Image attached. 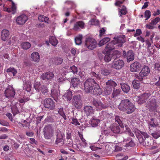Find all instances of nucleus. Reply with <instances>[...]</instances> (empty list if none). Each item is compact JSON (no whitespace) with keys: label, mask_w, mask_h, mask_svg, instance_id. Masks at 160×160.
Instances as JSON below:
<instances>
[{"label":"nucleus","mask_w":160,"mask_h":160,"mask_svg":"<svg viewBox=\"0 0 160 160\" xmlns=\"http://www.w3.org/2000/svg\"><path fill=\"white\" fill-rule=\"evenodd\" d=\"M126 41V38L124 35H121L117 38H114L113 40L107 44L105 50L108 52L118 47H121Z\"/></svg>","instance_id":"obj_1"},{"label":"nucleus","mask_w":160,"mask_h":160,"mask_svg":"<svg viewBox=\"0 0 160 160\" xmlns=\"http://www.w3.org/2000/svg\"><path fill=\"white\" fill-rule=\"evenodd\" d=\"M118 108L128 114L133 112L136 109L135 105L127 99H125L121 101L118 106Z\"/></svg>","instance_id":"obj_2"},{"label":"nucleus","mask_w":160,"mask_h":160,"mask_svg":"<svg viewBox=\"0 0 160 160\" xmlns=\"http://www.w3.org/2000/svg\"><path fill=\"white\" fill-rule=\"evenodd\" d=\"M137 135L139 142L143 145L151 146L153 145L154 141L146 132H140Z\"/></svg>","instance_id":"obj_3"},{"label":"nucleus","mask_w":160,"mask_h":160,"mask_svg":"<svg viewBox=\"0 0 160 160\" xmlns=\"http://www.w3.org/2000/svg\"><path fill=\"white\" fill-rule=\"evenodd\" d=\"M150 72L149 67L146 65L144 66L141 71L138 74H136L135 75V78L141 81L144 79Z\"/></svg>","instance_id":"obj_4"},{"label":"nucleus","mask_w":160,"mask_h":160,"mask_svg":"<svg viewBox=\"0 0 160 160\" xmlns=\"http://www.w3.org/2000/svg\"><path fill=\"white\" fill-rule=\"evenodd\" d=\"M54 132V128L52 125H48L45 126L44 128V135L46 139H50L53 136Z\"/></svg>","instance_id":"obj_5"},{"label":"nucleus","mask_w":160,"mask_h":160,"mask_svg":"<svg viewBox=\"0 0 160 160\" xmlns=\"http://www.w3.org/2000/svg\"><path fill=\"white\" fill-rule=\"evenodd\" d=\"M97 82L93 79H87L84 84V90L86 92H90L96 84Z\"/></svg>","instance_id":"obj_6"},{"label":"nucleus","mask_w":160,"mask_h":160,"mask_svg":"<svg viewBox=\"0 0 160 160\" xmlns=\"http://www.w3.org/2000/svg\"><path fill=\"white\" fill-rule=\"evenodd\" d=\"M117 86V83L112 80H108L106 82V86L104 90V93L106 95L111 94L112 91V88Z\"/></svg>","instance_id":"obj_7"},{"label":"nucleus","mask_w":160,"mask_h":160,"mask_svg":"<svg viewBox=\"0 0 160 160\" xmlns=\"http://www.w3.org/2000/svg\"><path fill=\"white\" fill-rule=\"evenodd\" d=\"M85 44L87 48L90 50L94 49L97 45L96 41L91 37H88L86 38Z\"/></svg>","instance_id":"obj_8"},{"label":"nucleus","mask_w":160,"mask_h":160,"mask_svg":"<svg viewBox=\"0 0 160 160\" xmlns=\"http://www.w3.org/2000/svg\"><path fill=\"white\" fill-rule=\"evenodd\" d=\"M44 107L49 110H52L55 109V106L54 102L50 98L45 99L43 102Z\"/></svg>","instance_id":"obj_9"},{"label":"nucleus","mask_w":160,"mask_h":160,"mask_svg":"<svg viewBox=\"0 0 160 160\" xmlns=\"http://www.w3.org/2000/svg\"><path fill=\"white\" fill-rule=\"evenodd\" d=\"M72 102L76 108L78 109L81 108L82 104L81 96L80 95H74L73 98Z\"/></svg>","instance_id":"obj_10"},{"label":"nucleus","mask_w":160,"mask_h":160,"mask_svg":"<svg viewBox=\"0 0 160 160\" xmlns=\"http://www.w3.org/2000/svg\"><path fill=\"white\" fill-rule=\"evenodd\" d=\"M146 107L151 111H153L156 109L157 108L156 101L154 97H152L149 99Z\"/></svg>","instance_id":"obj_11"},{"label":"nucleus","mask_w":160,"mask_h":160,"mask_svg":"<svg viewBox=\"0 0 160 160\" xmlns=\"http://www.w3.org/2000/svg\"><path fill=\"white\" fill-rule=\"evenodd\" d=\"M124 65V63L122 60L114 59L112 63V68L117 69L119 70L121 69Z\"/></svg>","instance_id":"obj_12"},{"label":"nucleus","mask_w":160,"mask_h":160,"mask_svg":"<svg viewBox=\"0 0 160 160\" xmlns=\"http://www.w3.org/2000/svg\"><path fill=\"white\" fill-rule=\"evenodd\" d=\"M151 94L149 93H144L138 97V103L140 104L145 103L151 96Z\"/></svg>","instance_id":"obj_13"},{"label":"nucleus","mask_w":160,"mask_h":160,"mask_svg":"<svg viewBox=\"0 0 160 160\" xmlns=\"http://www.w3.org/2000/svg\"><path fill=\"white\" fill-rule=\"evenodd\" d=\"M92 103L97 110H101L107 107V106L102 103L99 100H94L92 102Z\"/></svg>","instance_id":"obj_14"},{"label":"nucleus","mask_w":160,"mask_h":160,"mask_svg":"<svg viewBox=\"0 0 160 160\" xmlns=\"http://www.w3.org/2000/svg\"><path fill=\"white\" fill-rule=\"evenodd\" d=\"M4 94L6 98L12 100L14 97L15 92L13 88H7L5 90Z\"/></svg>","instance_id":"obj_15"},{"label":"nucleus","mask_w":160,"mask_h":160,"mask_svg":"<svg viewBox=\"0 0 160 160\" xmlns=\"http://www.w3.org/2000/svg\"><path fill=\"white\" fill-rule=\"evenodd\" d=\"M85 24L82 21H79L76 22L74 24L73 30L75 31H78L80 29H83L85 28Z\"/></svg>","instance_id":"obj_16"},{"label":"nucleus","mask_w":160,"mask_h":160,"mask_svg":"<svg viewBox=\"0 0 160 160\" xmlns=\"http://www.w3.org/2000/svg\"><path fill=\"white\" fill-rule=\"evenodd\" d=\"M27 16L25 14H22L17 18L16 22L18 25H23L28 20Z\"/></svg>","instance_id":"obj_17"},{"label":"nucleus","mask_w":160,"mask_h":160,"mask_svg":"<svg viewBox=\"0 0 160 160\" xmlns=\"http://www.w3.org/2000/svg\"><path fill=\"white\" fill-rule=\"evenodd\" d=\"M8 1L12 2V7L11 8H4L3 10L7 12H8L11 13L12 14H14L16 12V6L15 3L12 0H8Z\"/></svg>","instance_id":"obj_18"},{"label":"nucleus","mask_w":160,"mask_h":160,"mask_svg":"<svg viewBox=\"0 0 160 160\" xmlns=\"http://www.w3.org/2000/svg\"><path fill=\"white\" fill-rule=\"evenodd\" d=\"M141 67L139 62H135L130 65V71L132 72H137L140 69Z\"/></svg>","instance_id":"obj_19"},{"label":"nucleus","mask_w":160,"mask_h":160,"mask_svg":"<svg viewBox=\"0 0 160 160\" xmlns=\"http://www.w3.org/2000/svg\"><path fill=\"white\" fill-rule=\"evenodd\" d=\"M102 90L100 88L98 84L96 83L92 90L89 93L96 95H98L102 94Z\"/></svg>","instance_id":"obj_20"},{"label":"nucleus","mask_w":160,"mask_h":160,"mask_svg":"<svg viewBox=\"0 0 160 160\" xmlns=\"http://www.w3.org/2000/svg\"><path fill=\"white\" fill-rule=\"evenodd\" d=\"M54 74L51 72H48L43 73L40 77L43 80H51L53 78Z\"/></svg>","instance_id":"obj_21"},{"label":"nucleus","mask_w":160,"mask_h":160,"mask_svg":"<svg viewBox=\"0 0 160 160\" xmlns=\"http://www.w3.org/2000/svg\"><path fill=\"white\" fill-rule=\"evenodd\" d=\"M159 126V124L155 118H152L148 122V126L149 129H152Z\"/></svg>","instance_id":"obj_22"},{"label":"nucleus","mask_w":160,"mask_h":160,"mask_svg":"<svg viewBox=\"0 0 160 160\" xmlns=\"http://www.w3.org/2000/svg\"><path fill=\"white\" fill-rule=\"evenodd\" d=\"M9 33L8 30H3L2 32L1 35V39L4 41H6L8 40L9 38Z\"/></svg>","instance_id":"obj_23"},{"label":"nucleus","mask_w":160,"mask_h":160,"mask_svg":"<svg viewBox=\"0 0 160 160\" xmlns=\"http://www.w3.org/2000/svg\"><path fill=\"white\" fill-rule=\"evenodd\" d=\"M118 15L120 17H122V15H125L128 13L127 9L126 7L123 5L120 8H118Z\"/></svg>","instance_id":"obj_24"},{"label":"nucleus","mask_w":160,"mask_h":160,"mask_svg":"<svg viewBox=\"0 0 160 160\" xmlns=\"http://www.w3.org/2000/svg\"><path fill=\"white\" fill-rule=\"evenodd\" d=\"M84 110L87 116L93 113L94 112V110L93 109L92 107L90 106H85L84 108Z\"/></svg>","instance_id":"obj_25"},{"label":"nucleus","mask_w":160,"mask_h":160,"mask_svg":"<svg viewBox=\"0 0 160 160\" xmlns=\"http://www.w3.org/2000/svg\"><path fill=\"white\" fill-rule=\"evenodd\" d=\"M127 62H128L133 61L134 58V54L132 50H130L127 53Z\"/></svg>","instance_id":"obj_26"},{"label":"nucleus","mask_w":160,"mask_h":160,"mask_svg":"<svg viewBox=\"0 0 160 160\" xmlns=\"http://www.w3.org/2000/svg\"><path fill=\"white\" fill-rule=\"evenodd\" d=\"M31 58L32 61L38 62L40 60V56L38 52H34L31 54Z\"/></svg>","instance_id":"obj_27"},{"label":"nucleus","mask_w":160,"mask_h":160,"mask_svg":"<svg viewBox=\"0 0 160 160\" xmlns=\"http://www.w3.org/2000/svg\"><path fill=\"white\" fill-rule=\"evenodd\" d=\"M51 96L54 100L57 101L59 97L60 93L58 92L57 90L52 89L51 90Z\"/></svg>","instance_id":"obj_28"},{"label":"nucleus","mask_w":160,"mask_h":160,"mask_svg":"<svg viewBox=\"0 0 160 160\" xmlns=\"http://www.w3.org/2000/svg\"><path fill=\"white\" fill-rule=\"evenodd\" d=\"M121 86L122 91L124 92L127 93L130 90V87L126 83H121Z\"/></svg>","instance_id":"obj_29"},{"label":"nucleus","mask_w":160,"mask_h":160,"mask_svg":"<svg viewBox=\"0 0 160 160\" xmlns=\"http://www.w3.org/2000/svg\"><path fill=\"white\" fill-rule=\"evenodd\" d=\"M7 72L11 76H14L17 73V70L14 68L10 67L7 69Z\"/></svg>","instance_id":"obj_30"},{"label":"nucleus","mask_w":160,"mask_h":160,"mask_svg":"<svg viewBox=\"0 0 160 160\" xmlns=\"http://www.w3.org/2000/svg\"><path fill=\"white\" fill-rule=\"evenodd\" d=\"M70 70L71 71L70 72H67L65 74V75L67 76V78H68V76L70 74V72H72L73 74H78V68L74 65L70 67Z\"/></svg>","instance_id":"obj_31"},{"label":"nucleus","mask_w":160,"mask_h":160,"mask_svg":"<svg viewBox=\"0 0 160 160\" xmlns=\"http://www.w3.org/2000/svg\"><path fill=\"white\" fill-rule=\"evenodd\" d=\"M115 122H117L121 128H123L124 127L122 123V117L116 115L115 116Z\"/></svg>","instance_id":"obj_32"},{"label":"nucleus","mask_w":160,"mask_h":160,"mask_svg":"<svg viewBox=\"0 0 160 160\" xmlns=\"http://www.w3.org/2000/svg\"><path fill=\"white\" fill-rule=\"evenodd\" d=\"M111 130L113 133H118L120 132V128L118 125L115 124L113 125L111 129Z\"/></svg>","instance_id":"obj_33"},{"label":"nucleus","mask_w":160,"mask_h":160,"mask_svg":"<svg viewBox=\"0 0 160 160\" xmlns=\"http://www.w3.org/2000/svg\"><path fill=\"white\" fill-rule=\"evenodd\" d=\"M71 83L73 87H77L80 84V80L77 78H74L71 80Z\"/></svg>","instance_id":"obj_34"},{"label":"nucleus","mask_w":160,"mask_h":160,"mask_svg":"<svg viewBox=\"0 0 160 160\" xmlns=\"http://www.w3.org/2000/svg\"><path fill=\"white\" fill-rule=\"evenodd\" d=\"M49 42L53 46H56L58 44V42L56 38L53 36H51L49 38Z\"/></svg>","instance_id":"obj_35"},{"label":"nucleus","mask_w":160,"mask_h":160,"mask_svg":"<svg viewBox=\"0 0 160 160\" xmlns=\"http://www.w3.org/2000/svg\"><path fill=\"white\" fill-rule=\"evenodd\" d=\"M82 35H79L75 38V42L76 44L78 45H80L82 42Z\"/></svg>","instance_id":"obj_36"},{"label":"nucleus","mask_w":160,"mask_h":160,"mask_svg":"<svg viewBox=\"0 0 160 160\" xmlns=\"http://www.w3.org/2000/svg\"><path fill=\"white\" fill-rule=\"evenodd\" d=\"M72 92L70 91H67L63 95V97L67 101H70L72 98Z\"/></svg>","instance_id":"obj_37"},{"label":"nucleus","mask_w":160,"mask_h":160,"mask_svg":"<svg viewBox=\"0 0 160 160\" xmlns=\"http://www.w3.org/2000/svg\"><path fill=\"white\" fill-rule=\"evenodd\" d=\"M100 121L99 119L96 118H93L91 119V124L92 127L97 126Z\"/></svg>","instance_id":"obj_38"},{"label":"nucleus","mask_w":160,"mask_h":160,"mask_svg":"<svg viewBox=\"0 0 160 160\" xmlns=\"http://www.w3.org/2000/svg\"><path fill=\"white\" fill-rule=\"evenodd\" d=\"M132 84L134 88L138 89L140 88V83L137 80L134 79L132 82Z\"/></svg>","instance_id":"obj_39"},{"label":"nucleus","mask_w":160,"mask_h":160,"mask_svg":"<svg viewBox=\"0 0 160 160\" xmlns=\"http://www.w3.org/2000/svg\"><path fill=\"white\" fill-rule=\"evenodd\" d=\"M42 85L40 84V82H36L34 84V87L37 91L39 92L41 90Z\"/></svg>","instance_id":"obj_40"},{"label":"nucleus","mask_w":160,"mask_h":160,"mask_svg":"<svg viewBox=\"0 0 160 160\" xmlns=\"http://www.w3.org/2000/svg\"><path fill=\"white\" fill-rule=\"evenodd\" d=\"M110 40V39L109 38L107 37L104 38L100 41L98 45L101 46L109 41Z\"/></svg>","instance_id":"obj_41"},{"label":"nucleus","mask_w":160,"mask_h":160,"mask_svg":"<svg viewBox=\"0 0 160 160\" xmlns=\"http://www.w3.org/2000/svg\"><path fill=\"white\" fill-rule=\"evenodd\" d=\"M21 45L22 48L25 50L28 49L31 46L30 43L28 42H22Z\"/></svg>","instance_id":"obj_42"},{"label":"nucleus","mask_w":160,"mask_h":160,"mask_svg":"<svg viewBox=\"0 0 160 160\" xmlns=\"http://www.w3.org/2000/svg\"><path fill=\"white\" fill-rule=\"evenodd\" d=\"M135 144L134 142L132 140V138L131 140L129 141L128 142L124 143V146L127 148H128L129 147H132L134 146Z\"/></svg>","instance_id":"obj_43"},{"label":"nucleus","mask_w":160,"mask_h":160,"mask_svg":"<svg viewBox=\"0 0 160 160\" xmlns=\"http://www.w3.org/2000/svg\"><path fill=\"white\" fill-rule=\"evenodd\" d=\"M158 145L155 142L154 144L153 143V145L151 146L152 147L150 148V150H155L153 154L159 152V150L157 148L158 147Z\"/></svg>","instance_id":"obj_44"},{"label":"nucleus","mask_w":160,"mask_h":160,"mask_svg":"<svg viewBox=\"0 0 160 160\" xmlns=\"http://www.w3.org/2000/svg\"><path fill=\"white\" fill-rule=\"evenodd\" d=\"M113 55V59H116L117 58H119L121 56V53L118 51H115L112 54Z\"/></svg>","instance_id":"obj_45"},{"label":"nucleus","mask_w":160,"mask_h":160,"mask_svg":"<svg viewBox=\"0 0 160 160\" xmlns=\"http://www.w3.org/2000/svg\"><path fill=\"white\" fill-rule=\"evenodd\" d=\"M121 92V91L119 89H117L115 90V88H114L112 93V97L113 98L117 97L119 95Z\"/></svg>","instance_id":"obj_46"},{"label":"nucleus","mask_w":160,"mask_h":160,"mask_svg":"<svg viewBox=\"0 0 160 160\" xmlns=\"http://www.w3.org/2000/svg\"><path fill=\"white\" fill-rule=\"evenodd\" d=\"M152 136L155 139H157L160 137V130H157L153 133H152Z\"/></svg>","instance_id":"obj_47"},{"label":"nucleus","mask_w":160,"mask_h":160,"mask_svg":"<svg viewBox=\"0 0 160 160\" xmlns=\"http://www.w3.org/2000/svg\"><path fill=\"white\" fill-rule=\"evenodd\" d=\"M62 140L63 138L62 135L59 133L57 134V138L56 140L55 141V143L58 144L60 142H62Z\"/></svg>","instance_id":"obj_48"},{"label":"nucleus","mask_w":160,"mask_h":160,"mask_svg":"<svg viewBox=\"0 0 160 160\" xmlns=\"http://www.w3.org/2000/svg\"><path fill=\"white\" fill-rule=\"evenodd\" d=\"M38 19L43 22L48 23V18L47 17H46L43 15H41L38 17Z\"/></svg>","instance_id":"obj_49"},{"label":"nucleus","mask_w":160,"mask_h":160,"mask_svg":"<svg viewBox=\"0 0 160 160\" xmlns=\"http://www.w3.org/2000/svg\"><path fill=\"white\" fill-rule=\"evenodd\" d=\"M100 73L102 75L106 76L108 75L110 72L109 70L107 69H102L100 71Z\"/></svg>","instance_id":"obj_50"},{"label":"nucleus","mask_w":160,"mask_h":160,"mask_svg":"<svg viewBox=\"0 0 160 160\" xmlns=\"http://www.w3.org/2000/svg\"><path fill=\"white\" fill-rule=\"evenodd\" d=\"M112 58L113 59V55L112 54H107L104 57L105 61L107 62L110 61Z\"/></svg>","instance_id":"obj_51"},{"label":"nucleus","mask_w":160,"mask_h":160,"mask_svg":"<svg viewBox=\"0 0 160 160\" xmlns=\"http://www.w3.org/2000/svg\"><path fill=\"white\" fill-rule=\"evenodd\" d=\"M24 89L28 92H29L31 89V85L29 82H27L24 86Z\"/></svg>","instance_id":"obj_52"},{"label":"nucleus","mask_w":160,"mask_h":160,"mask_svg":"<svg viewBox=\"0 0 160 160\" xmlns=\"http://www.w3.org/2000/svg\"><path fill=\"white\" fill-rule=\"evenodd\" d=\"M160 21V18L159 17H157L152 20L150 22V24L153 25H155Z\"/></svg>","instance_id":"obj_53"},{"label":"nucleus","mask_w":160,"mask_h":160,"mask_svg":"<svg viewBox=\"0 0 160 160\" xmlns=\"http://www.w3.org/2000/svg\"><path fill=\"white\" fill-rule=\"evenodd\" d=\"M72 121L71 123L72 124L75 126L80 125V123L78 122L77 119L76 118H71Z\"/></svg>","instance_id":"obj_54"},{"label":"nucleus","mask_w":160,"mask_h":160,"mask_svg":"<svg viewBox=\"0 0 160 160\" xmlns=\"http://www.w3.org/2000/svg\"><path fill=\"white\" fill-rule=\"evenodd\" d=\"M90 75L92 77H95L98 80H100L101 79V76L94 72H92L90 73Z\"/></svg>","instance_id":"obj_55"},{"label":"nucleus","mask_w":160,"mask_h":160,"mask_svg":"<svg viewBox=\"0 0 160 160\" xmlns=\"http://www.w3.org/2000/svg\"><path fill=\"white\" fill-rule=\"evenodd\" d=\"M153 47L154 46H152L147 48V52L149 53V55H152L154 54L155 50L153 48Z\"/></svg>","instance_id":"obj_56"},{"label":"nucleus","mask_w":160,"mask_h":160,"mask_svg":"<svg viewBox=\"0 0 160 160\" xmlns=\"http://www.w3.org/2000/svg\"><path fill=\"white\" fill-rule=\"evenodd\" d=\"M58 112L61 116L65 120H66L67 119L66 116L62 108H60L58 111Z\"/></svg>","instance_id":"obj_57"},{"label":"nucleus","mask_w":160,"mask_h":160,"mask_svg":"<svg viewBox=\"0 0 160 160\" xmlns=\"http://www.w3.org/2000/svg\"><path fill=\"white\" fill-rule=\"evenodd\" d=\"M63 59L60 58H57L54 60V62L56 64L58 65L62 63Z\"/></svg>","instance_id":"obj_58"},{"label":"nucleus","mask_w":160,"mask_h":160,"mask_svg":"<svg viewBox=\"0 0 160 160\" xmlns=\"http://www.w3.org/2000/svg\"><path fill=\"white\" fill-rule=\"evenodd\" d=\"M67 141H65L66 144L69 146L70 147L73 145L72 141L71 138H66Z\"/></svg>","instance_id":"obj_59"},{"label":"nucleus","mask_w":160,"mask_h":160,"mask_svg":"<svg viewBox=\"0 0 160 160\" xmlns=\"http://www.w3.org/2000/svg\"><path fill=\"white\" fill-rule=\"evenodd\" d=\"M151 16V12L149 10H146L145 12V17L146 18L145 20L148 19Z\"/></svg>","instance_id":"obj_60"},{"label":"nucleus","mask_w":160,"mask_h":160,"mask_svg":"<svg viewBox=\"0 0 160 160\" xmlns=\"http://www.w3.org/2000/svg\"><path fill=\"white\" fill-rule=\"evenodd\" d=\"M126 0H121L116 1L115 3V5L116 6L120 7V5L122 4Z\"/></svg>","instance_id":"obj_61"},{"label":"nucleus","mask_w":160,"mask_h":160,"mask_svg":"<svg viewBox=\"0 0 160 160\" xmlns=\"http://www.w3.org/2000/svg\"><path fill=\"white\" fill-rule=\"evenodd\" d=\"M91 24L95 25H98L99 24V22L98 20L96 19L93 18L91 21Z\"/></svg>","instance_id":"obj_62"},{"label":"nucleus","mask_w":160,"mask_h":160,"mask_svg":"<svg viewBox=\"0 0 160 160\" xmlns=\"http://www.w3.org/2000/svg\"><path fill=\"white\" fill-rule=\"evenodd\" d=\"M12 113L14 115L17 114L19 112V111L16 106H13L12 108Z\"/></svg>","instance_id":"obj_63"},{"label":"nucleus","mask_w":160,"mask_h":160,"mask_svg":"<svg viewBox=\"0 0 160 160\" xmlns=\"http://www.w3.org/2000/svg\"><path fill=\"white\" fill-rule=\"evenodd\" d=\"M154 68L156 70L160 72V64L159 63H155L154 64Z\"/></svg>","instance_id":"obj_64"}]
</instances>
